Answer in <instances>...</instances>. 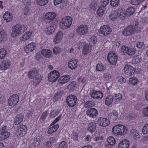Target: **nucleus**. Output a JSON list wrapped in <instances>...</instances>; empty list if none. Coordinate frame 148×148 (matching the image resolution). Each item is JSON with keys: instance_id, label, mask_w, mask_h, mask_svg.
I'll return each instance as SVG.
<instances>
[{"instance_id": "obj_51", "label": "nucleus", "mask_w": 148, "mask_h": 148, "mask_svg": "<svg viewBox=\"0 0 148 148\" xmlns=\"http://www.w3.org/2000/svg\"><path fill=\"white\" fill-rule=\"evenodd\" d=\"M118 16H123V17L125 16L123 10L121 9H119L117 12H116Z\"/></svg>"}, {"instance_id": "obj_48", "label": "nucleus", "mask_w": 148, "mask_h": 148, "mask_svg": "<svg viewBox=\"0 0 148 148\" xmlns=\"http://www.w3.org/2000/svg\"><path fill=\"white\" fill-rule=\"evenodd\" d=\"M119 3V0H111L110 1L111 5L113 7L117 6Z\"/></svg>"}, {"instance_id": "obj_9", "label": "nucleus", "mask_w": 148, "mask_h": 148, "mask_svg": "<svg viewBox=\"0 0 148 148\" xmlns=\"http://www.w3.org/2000/svg\"><path fill=\"white\" fill-rule=\"evenodd\" d=\"M60 75L58 72L54 71L49 73L48 75L49 80L51 82H53L56 81Z\"/></svg>"}, {"instance_id": "obj_61", "label": "nucleus", "mask_w": 148, "mask_h": 148, "mask_svg": "<svg viewBox=\"0 0 148 148\" xmlns=\"http://www.w3.org/2000/svg\"><path fill=\"white\" fill-rule=\"evenodd\" d=\"M101 5L103 6H106L109 3V0H101Z\"/></svg>"}, {"instance_id": "obj_56", "label": "nucleus", "mask_w": 148, "mask_h": 148, "mask_svg": "<svg viewBox=\"0 0 148 148\" xmlns=\"http://www.w3.org/2000/svg\"><path fill=\"white\" fill-rule=\"evenodd\" d=\"M114 95L115 100H118V101H119L122 99V95L120 93L116 94Z\"/></svg>"}, {"instance_id": "obj_28", "label": "nucleus", "mask_w": 148, "mask_h": 148, "mask_svg": "<svg viewBox=\"0 0 148 148\" xmlns=\"http://www.w3.org/2000/svg\"><path fill=\"white\" fill-rule=\"evenodd\" d=\"M10 134L8 132H5V131H2V132L0 134V140H5L9 137Z\"/></svg>"}, {"instance_id": "obj_14", "label": "nucleus", "mask_w": 148, "mask_h": 148, "mask_svg": "<svg viewBox=\"0 0 148 148\" xmlns=\"http://www.w3.org/2000/svg\"><path fill=\"white\" fill-rule=\"evenodd\" d=\"M88 28L87 26L81 25L77 28L76 32L79 34L84 35L88 32Z\"/></svg>"}, {"instance_id": "obj_35", "label": "nucleus", "mask_w": 148, "mask_h": 148, "mask_svg": "<svg viewBox=\"0 0 148 148\" xmlns=\"http://www.w3.org/2000/svg\"><path fill=\"white\" fill-rule=\"evenodd\" d=\"M113 100V96L109 95L105 99V104L107 106L110 105L112 102Z\"/></svg>"}, {"instance_id": "obj_53", "label": "nucleus", "mask_w": 148, "mask_h": 148, "mask_svg": "<svg viewBox=\"0 0 148 148\" xmlns=\"http://www.w3.org/2000/svg\"><path fill=\"white\" fill-rule=\"evenodd\" d=\"M67 144L64 141L61 142L59 145V148H67Z\"/></svg>"}, {"instance_id": "obj_23", "label": "nucleus", "mask_w": 148, "mask_h": 148, "mask_svg": "<svg viewBox=\"0 0 148 148\" xmlns=\"http://www.w3.org/2000/svg\"><path fill=\"white\" fill-rule=\"evenodd\" d=\"M63 37V33L61 31L58 32L54 38V41L55 44H57L61 41Z\"/></svg>"}, {"instance_id": "obj_50", "label": "nucleus", "mask_w": 148, "mask_h": 148, "mask_svg": "<svg viewBox=\"0 0 148 148\" xmlns=\"http://www.w3.org/2000/svg\"><path fill=\"white\" fill-rule=\"evenodd\" d=\"M142 131L144 134H148V124H145L144 125L143 127Z\"/></svg>"}, {"instance_id": "obj_60", "label": "nucleus", "mask_w": 148, "mask_h": 148, "mask_svg": "<svg viewBox=\"0 0 148 148\" xmlns=\"http://www.w3.org/2000/svg\"><path fill=\"white\" fill-rule=\"evenodd\" d=\"M48 115V112L47 111H46L43 113L40 117V118L41 119H42L43 120H44L46 118V116Z\"/></svg>"}, {"instance_id": "obj_57", "label": "nucleus", "mask_w": 148, "mask_h": 148, "mask_svg": "<svg viewBox=\"0 0 148 148\" xmlns=\"http://www.w3.org/2000/svg\"><path fill=\"white\" fill-rule=\"evenodd\" d=\"M53 52L54 54H57L60 52V49L58 47H56L53 49Z\"/></svg>"}, {"instance_id": "obj_58", "label": "nucleus", "mask_w": 148, "mask_h": 148, "mask_svg": "<svg viewBox=\"0 0 148 148\" xmlns=\"http://www.w3.org/2000/svg\"><path fill=\"white\" fill-rule=\"evenodd\" d=\"M137 47L139 49H141L145 47V45L143 42H139L137 44Z\"/></svg>"}, {"instance_id": "obj_42", "label": "nucleus", "mask_w": 148, "mask_h": 148, "mask_svg": "<svg viewBox=\"0 0 148 148\" xmlns=\"http://www.w3.org/2000/svg\"><path fill=\"white\" fill-rule=\"evenodd\" d=\"M95 104L92 101H87L84 104V107L86 108H89L94 106Z\"/></svg>"}, {"instance_id": "obj_5", "label": "nucleus", "mask_w": 148, "mask_h": 148, "mask_svg": "<svg viewBox=\"0 0 148 148\" xmlns=\"http://www.w3.org/2000/svg\"><path fill=\"white\" fill-rule=\"evenodd\" d=\"M107 58L110 64L115 65L116 63L118 57L114 52L111 51L108 53Z\"/></svg>"}, {"instance_id": "obj_38", "label": "nucleus", "mask_w": 148, "mask_h": 148, "mask_svg": "<svg viewBox=\"0 0 148 148\" xmlns=\"http://www.w3.org/2000/svg\"><path fill=\"white\" fill-rule=\"evenodd\" d=\"M76 86V82L75 81H73L68 85V88L70 90L72 91L75 88Z\"/></svg>"}, {"instance_id": "obj_7", "label": "nucleus", "mask_w": 148, "mask_h": 148, "mask_svg": "<svg viewBox=\"0 0 148 148\" xmlns=\"http://www.w3.org/2000/svg\"><path fill=\"white\" fill-rule=\"evenodd\" d=\"M135 27L130 25L126 27L122 32V34L124 36H127L132 35L136 31Z\"/></svg>"}, {"instance_id": "obj_20", "label": "nucleus", "mask_w": 148, "mask_h": 148, "mask_svg": "<svg viewBox=\"0 0 148 148\" xmlns=\"http://www.w3.org/2000/svg\"><path fill=\"white\" fill-rule=\"evenodd\" d=\"M36 47V44L34 42H32L26 45L24 48L25 52L28 53L32 51Z\"/></svg>"}, {"instance_id": "obj_4", "label": "nucleus", "mask_w": 148, "mask_h": 148, "mask_svg": "<svg viewBox=\"0 0 148 148\" xmlns=\"http://www.w3.org/2000/svg\"><path fill=\"white\" fill-rule=\"evenodd\" d=\"M72 18L70 16H65L62 19L60 22V27L63 29L69 28L72 24Z\"/></svg>"}, {"instance_id": "obj_55", "label": "nucleus", "mask_w": 148, "mask_h": 148, "mask_svg": "<svg viewBox=\"0 0 148 148\" xmlns=\"http://www.w3.org/2000/svg\"><path fill=\"white\" fill-rule=\"evenodd\" d=\"M29 8L28 6H25L24 9V14L27 15H29Z\"/></svg>"}, {"instance_id": "obj_31", "label": "nucleus", "mask_w": 148, "mask_h": 148, "mask_svg": "<svg viewBox=\"0 0 148 148\" xmlns=\"http://www.w3.org/2000/svg\"><path fill=\"white\" fill-rule=\"evenodd\" d=\"M6 34L4 30L0 28V42L5 41L6 39Z\"/></svg>"}, {"instance_id": "obj_44", "label": "nucleus", "mask_w": 148, "mask_h": 148, "mask_svg": "<svg viewBox=\"0 0 148 148\" xmlns=\"http://www.w3.org/2000/svg\"><path fill=\"white\" fill-rule=\"evenodd\" d=\"M107 142L111 145H114L115 143V140L114 138L112 136L109 137L107 139Z\"/></svg>"}, {"instance_id": "obj_34", "label": "nucleus", "mask_w": 148, "mask_h": 148, "mask_svg": "<svg viewBox=\"0 0 148 148\" xmlns=\"http://www.w3.org/2000/svg\"><path fill=\"white\" fill-rule=\"evenodd\" d=\"M105 6L101 5L99 8L97 12V14L99 16L101 17L103 16L105 9Z\"/></svg>"}, {"instance_id": "obj_25", "label": "nucleus", "mask_w": 148, "mask_h": 148, "mask_svg": "<svg viewBox=\"0 0 148 148\" xmlns=\"http://www.w3.org/2000/svg\"><path fill=\"white\" fill-rule=\"evenodd\" d=\"M24 116L22 114H19L16 116L14 120V123L15 125H18L23 121Z\"/></svg>"}, {"instance_id": "obj_33", "label": "nucleus", "mask_w": 148, "mask_h": 148, "mask_svg": "<svg viewBox=\"0 0 148 148\" xmlns=\"http://www.w3.org/2000/svg\"><path fill=\"white\" fill-rule=\"evenodd\" d=\"M55 30L54 27L53 26H50L45 29V32L47 35H50L54 32Z\"/></svg>"}, {"instance_id": "obj_19", "label": "nucleus", "mask_w": 148, "mask_h": 148, "mask_svg": "<svg viewBox=\"0 0 148 148\" xmlns=\"http://www.w3.org/2000/svg\"><path fill=\"white\" fill-rule=\"evenodd\" d=\"M108 118L112 121H116L118 117V112L116 110H113L108 114Z\"/></svg>"}, {"instance_id": "obj_1", "label": "nucleus", "mask_w": 148, "mask_h": 148, "mask_svg": "<svg viewBox=\"0 0 148 148\" xmlns=\"http://www.w3.org/2000/svg\"><path fill=\"white\" fill-rule=\"evenodd\" d=\"M27 29V28L25 25L17 24L12 28L11 36L15 38L23 33Z\"/></svg>"}, {"instance_id": "obj_59", "label": "nucleus", "mask_w": 148, "mask_h": 148, "mask_svg": "<svg viewBox=\"0 0 148 148\" xmlns=\"http://www.w3.org/2000/svg\"><path fill=\"white\" fill-rule=\"evenodd\" d=\"M132 136H134L138 137L137 138H140V136L139 135L138 132L136 130H134L132 134Z\"/></svg>"}, {"instance_id": "obj_30", "label": "nucleus", "mask_w": 148, "mask_h": 148, "mask_svg": "<svg viewBox=\"0 0 148 148\" xmlns=\"http://www.w3.org/2000/svg\"><path fill=\"white\" fill-rule=\"evenodd\" d=\"M52 52L50 50L43 49L41 51V54L45 57L49 58L51 57Z\"/></svg>"}, {"instance_id": "obj_39", "label": "nucleus", "mask_w": 148, "mask_h": 148, "mask_svg": "<svg viewBox=\"0 0 148 148\" xmlns=\"http://www.w3.org/2000/svg\"><path fill=\"white\" fill-rule=\"evenodd\" d=\"M48 0H37V3L40 6H44L47 4Z\"/></svg>"}, {"instance_id": "obj_40", "label": "nucleus", "mask_w": 148, "mask_h": 148, "mask_svg": "<svg viewBox=\"0 0 148 148\" xmlns=\"http://www.w3.org/2000/svg\"><path fill=\"white\" fill-rule=\"evenodd\" d=\"M96 69L97 71H101L102 70H105L106 69V67L102 64H99L97 65Z\"/></svg>"}, {"instance_id": "obj_47", "label": "nucleus", "mask_w": 148, "mask_h": 148, "mask_svg": "<svg viewBox=\"0 0 148 148\" xmlns=\"http://www.w3.org/2000/svg\"><path fill=\"white\" fill-rule=\"evenodd\" d=\"M129 82L134 85L137 84V79L136 77H132L130 79Z\"/></svg>"}, {"instance_id": "obj_36", "label": "nucleus", "mask_w": 148, "mask_h": 148, "mask_svg": "<svg viewBox=\"0 0 148 148\" xmlns=\"http://www.w3.org/2000/svg\"><path fill=\"white\" fill-rule=\"evenodd\" d=\"M91 49V47L90 46L85 45L83 48V53L84 55H86L90 51Z\"/></svg>"}, {"instance_id": "obj_10", "label": "nucleus", "mask_w": 148, "mask_h": 148, "mask_svg": "<svg viewBox=\"0 0 148 148\" xmlns=\"http://www.w3.org/2000/svg\"><path fill=\"white\" fill-rule=\"evenodd\" d=\"M27 132V126L25 125H20L17 129V134L23 136Z\"/></svg>"}, {"instance_id": "obj_18", "label": "nucleus", "mask_w": 148, "mask_h": 148, "mask_svg": "<svg viewBox=\"0 0 148 148\" xmlns=\"http://www.w3.org/2000/svg\"><path fill=\"white\" fill-rule=\"evenodd\" d=\"M121 50L124 53H125L130 56L133 55L135 53L134 50L131 49H130L128 47H125L124 46L122 47Z\"/></svg>"}, {"instance_id": "obj_11", "label": "nucleus", "mask_w": 148, "mask_h": 148, "mask_svg": "<svg viewBox=\"0 0 148 148\" xmlns=\"http://www.w3.org/2000/svg\"><path fill=\"white\" fill-rule=\"evenodd\" d=\"M86 114L89 117L95 118L98 114L97 110L94 108H90L88 109L86 112Z\"/></svg>"}, {"instance_id": "obj_29", "label": "nucleus", "mask_w": 148, "mask_h": 148, "mask_svg": "<svg viewBox=\"0 0 148 148\" xmlns=\"http://www.w3.org/2000/svg\"><path fill=\"white\" fill-rule=\"evenodd\" d=\"M70 79L69 75H67L61 77L58 80L59 83L61 84H64L67 82Z\"/></svg>"}, {"instance_id": "obj_12", "label": "nucleus", "mask_w": 148, "mask_h": 148, "mask_svg": "<svg viewBox=\"0 0 148 148\" xmlns=\"http://www.w3.org/2000/svg\"><path fill=\"white\" fill-rule=\"evenodd\" d=\"M111 32V29L109 26L107 25H104L101 26L99 30V33L106 36L110 34Z\"/></svg>"}, {"instance_id": "obj_52", "label": "nucleus", "mask_w": 148, "mask_h": 148, "mask_svg": "<svg viewBox=\"0 0 148 148\" xmlns=\"http://www.w3.org/2000/svg\"><path fill=\"white\" fill-rule=\"evenodd\" d=\"M116 14L117 13L115 12L113 14L110 15L109 18L110 19L113 21H115L118 17Z\"/></svg>"}, {"instance_id": "obj_54", "label": "nucleus", "mask_w": 148, "mask_h": 148, "mask_svg": "<svg viewBox=\"0 0 148 148\" xmlns=\"http://www.w3.org/2000/svg\"><path fill=\"white\" fill-rule=\"evenodd\" d=\"M143 112L144 116L148 117V106L144 108L143 110Z\"/></svg>"}, {"instance_id": "obj_13", "label": "nucleus", "mask_w": 148, "mask_h": 148, "mask_svg": "<svg viewBox=\"0 0 148 148\" xmlns=\"http://www.w3.org/2000/svg\"><path fill=\"white\" fill-rule=\"evenodd\" d=\"M124 71L125 73L127 75L131 76L133 75L135 71L134 68L130 65H125Z\"/></svg>"}, {"instance_id": "obj_46", "label": "nucleus", "mask_w": 148, "mask_h": 148, "mask_svg": "<svg viewBox=\"0 0 148 148\" xmlns=\"http://www.w3.org/2000/svg\"><path fill=\"white\" fill-rule=\"evenodd\" d=\"M64 92L63 90L58 91L53 97L54 99H58L61 97V96L63 94Z\"/></svg>"}, {"instance_id": "obj_64", "label": "nucleus", "mask_w": 148, "mask_h": 148, "mask_svg": "<svg viewBox=\"0 0 148 148\" xmlns=\"http://www.w3.org/2000/svg\"><path fill=\"white\" fill-rule=\"evenodd\" d=\"M104 77L105 79H107L110 78L111 75L109 73H106L104 74Z\"/></svg>"}, {"instance_id": "obj_45", "label": "nucleus", "mask_w": 148, "mask_h": 148, "mask_svg": "<svg viewBox=\"0 0 148 148\" xmlns=\"http://www.w3.org/2000/svg\"><path fill=\"white\" fill-rule=\"evenodd\" d=\"M134 9L132 7L128 8L126 10L127 14L129 16L132 15L134 13Z\"/></svg>"}, {"instance_id": "obj_6", "label": "nucleus", "mask_w": 148, "mask_h": 148, "mask_svg": "<svg viewBox=\"0 0 148 148\" xmlns=\"http://www.w3.org/2000/svg\"><path fill=\"white\" fill-rule=\"evenodd\" d=\"M66 100L68 106L69 107H73L76 105L77 98L76 96L70 95L67 97Z\"/></svg>"}, {"instance_id": "obj_16", "label": "nucleus", "mask_w": 148, "mask_h": 148, "mask_svg": "<svg viewBox=\"0 0 148 148\" xmlns=\"http://www.w3.org/2000/svg\"><path fill=\"white\" fill-rule=\"evenodd\" d=\"M56 16V14L54 12H49L45 15V19L46 21L49 22L54 19Z\"/></svg>"}, {"instance_id": "obj_43", "label": "nucleus", "mask_w": 148, "mask_h": 148, "mask_svg": "<svg viewBox=\"0 0 148 148\" xmlns=\"http://www.w3.org/2000/svg\"><path fill=\"white\" fill-rule=\"evenodd\" d=\"M6 54V51L5 49L2 48L0 50V59L4 58Z\"/></svg>"}, {"instance_id": "obj_27", "label": "nucleus", "mask_w": 148, "mask_h": 148, "mask_svg": "<svg viewBox=\"0 0 148 148\" xmlns=\"http://www.w3.org/2000/svg\"><path fill=\"white\" fill-rule=\"evenodd\" d=\"M96 125L95 122L89 123L88 125V130L91 132H94L96 129Z\"/></svg>"}, {"instance_id": "obj_22", "label": "nucleus", "mask_w": 148, "mask_h": 148, "mask_svg": "<svg viewBox=\"0 0 148 148\" xmlns=\"http://www.w3.org/2000/svg\"><path fill=\"white\" fill-rule=\"evenodd\" d=\"M98 122L100 126L103 127H106L109 124V120L106 118H99L98 120Z\"/></svg>"}, {"instance_id": "obj_49", "label": "nucleus", "mask_w": 148, "mask_h": 148, "mask_svg": "<svg viewBox=\"0 0 148 148\" xmlns=\"http://www.w3.org/2000/svg\"><path fill=\"white\" fill-rule=\"evenodd\" d=\"M59 111L58 110H53L50 114L49 116L51 118H53L58 114Z\"/></svg>"}, {"instance_id": "obj_21", "label": "nucleus", "mask_w": 148, "mask_h": 148, "mask_svg": "<svg viewBox=\"0 0 148 148\" xmlns=\"http://www.w3.org/2000/svg\"><path fill=\"white\" fill-rule=\"evenodd\" d=\"M77 60L75 59H71L68 63L69 67L71 69H73L76 68L77 66Z\"/></svg>"}, {"instance_id": "obj_17", "label": "nucleus", "mask_w": 148, "mask_h": 148, "mask_svg": "<svg viewBox=\"0 0 148 148\" xmlns=\"http://www.w3.org/2000/svg\"><path fill=\"white\" fill-rule=\"evenodd\" d=\"M93 92L91 94V97L92 98L95 99H100L103 97V94L100 91H97L93 90Z\"/></svg>"}, {"instance_id": "obj_2", "label": "nucleus", "mask_w": 148, "mask_h": 148, "mask_svg": "<svg viewBox=\"0 0 148 148\" xmlns=\"http://www.w3.org/2000/svg\"><path fill=\"white\" fill-rule=\"evenodd\" d=\"M112 133L116 136H122L125 134L127 132V129L125 126L121 125H117L113 127Z\"/></svg>"}, {"instance_id": "obj_41", "label": "nucleus", "mask_w": 148, "mask_h": 148, "mask_svg": "<svg viewBox=\"0 0 148 148\" xmlns=\"http://www.w3.org/2000/svg\"><path fill=\"white\" fill-rule=\"evenodd\" d=\"M142 59L139 56H136L134 57L133 61L135 64H137L141 61Z\"/></svg>"}, {"instance_id": "obj_63", "label": "nucleus", "mask_w": 148, "mask_h": 148, "mask_svg": "<svg viewBox=\"0 0 148 148\" xmlns=\"http://www.w3.org/2000/svg\"><path fill=\"white\" fill-rule=\"evenodd\" d=\"M73 139L75 140H78V135L76 133H74L72 135Z\"/></svg>"}, {"instance_id": "obj_3", "label": "nucleus", "mask_w": 148, "mask_h": 148, "mask_svg": "<svg viewBox=\"0 0 148 148\" xmlns=\"http://www.w3.org/2000/svg\"><path fill=\"white\" fill-rule=\"evenodd\" d=\"M28 74L29 78L34 79V84L35 83L36 85L39 84L42 80V77L41 75L38 74V71L35 69L29 71Z\"/></svg>"}, {"instance_id": "obj_37", "label": "nucleus", "mask_w": 148, "mask_h": 148, "mask_svg": "<svg viewBox=\"0 0 148 148\" xmlns=\"http://www.w3.org/2000/svg\"><path fill=\"white\" fill-rule=\"evenodd\" d=\"M97 0H94L92 1L90 4V8L91 10H94L97 8Z\"/></svg>"}, {"instance_id": "obj_24", "label": "nucleus", "mask_w": 148, "mask_h": 148, "mask_svg": "<svg viewBox=\"0 0 148 148\" xmlns=\"http://www.w3.org/2000/svg\"><path fill=\"white\" fill-rule=\"evenodd\" d=\"M129 146V142L127 140H123L121 141L118 145L119 148H128Z\"/></svg>"}, {"instance_id": "obj_26", "label": "nucleus", "mask_w": 148, "mask_h": 148, "mask_svg": "<svg viewBox=\"0 0 148 148\" xmlns=\"http://www.w3.org/2000/svg\"><path fill=\"white\" fill-rule=\"evenodd\" d=\"M3 18L4 20H6V22L8 23L12 21L13 17L10 12H7L4 14Z\"/></svg>"}, {"instance_id": "obj_8", "label": "nucleus", "mask_w": 148, "mask_h": 148, "mask_svg": "<svg viewBox=\"0 0 148 148\" xmlns=\"http://www.w3.org/2000/svg\"><path fill=\"white\" fill-rule=\"evenodd\" d=\"M19 101L18 96L16 94H14L11 96L9 99L8 103L11 106H14L17 104Z\"/></svg>"}, {"instance_id": "obj_15", "label": "nucleus", "mask_w": 148, "mask_h": 148, "mask_svg": "<svg viewBox=\"0 0 148 148\" xmlns=\"http://www.w3.org/2000/svg\"><path fill=\"white\" fill-rule=\"evenodd\" d=\"M10 65V62L8 59L4 60L0 65V69L1 70H5L9 69Z\"/></svg>"}, {"instance_id": "obj_62", "label": "nucleus", "mask_w": 148, "mask_h": 148, "mask_svg": "<svg viewBox=\"0 0 148 148\" xmlns=\"http://www.w3.org/2000/svg\"><path fill=\"white\" fill-rule=\"evenodd\" d=\"M141 2L140 0H132V4L133 5H138Z\"/></svg>"}, {"instance_id": "obj_32", "label": "nucleus", "mask_w": 148, "mask_h": 148, "mask_svg": "<svg viewBox=\"0 0 148 148\" xmlns=\"http://www.w3.org/2000/svg\"><path fill=\"white\" fill-rule=\"evenodd\" d=\"M32 34L31 32H27L25 33L22 37L21 38V41H25L29 39L30 37Z\"/></svg>"}]
</instances>
